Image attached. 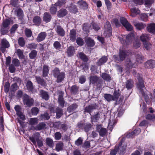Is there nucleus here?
<instances>
[{"label":"nucleus","instance_id":"obj_1","mask_svg":"<svg viewBox=\"0 0 155 155\" xmlns=\"http://www.w3.org/2000/svg\"><path fill=\"white\" fill-rule=\"evenodd\" d=\"M133 74L135 77H137L138 80V82L137 84V85L140 94L142 96L145 97L146 95L144 92V90L145 88L143 82V79L141 77V75L138 73H137L135 71H133Z\"/></svg>","mask_w":155,"mask_h":155},{"label":"nucleus","instance_id":"obj_2","mask_svg":"<svg viewBox=\"0 0 155 155\" xmlns=\"http://www.w3.org/2000/svg\"><path fill=\"white\" fill-rule=\"evenodd\" d=\"M134 38V35L132 33L126 36L124 35L122 36V38H119V39L122 44L125 45H129Z\"/></svg>","mask_w":155,"mask_h":155},{"label":"nucleus","instance_id":"obj_3","mask_svg":"<svg viewBox=\"0 0 155 155\" xmlns=\"http://www.w3.org/2000/svg\"><path fill=\"white\" fill-rule=\"evenodd\" d=\"M53 74L54 77L57 78V82H61L65 77V74L64 72H60L58 68H55L53 71Z\"/></svg>","mask_w":155,"mask_h":155},{"label":"nucleus","instance_id":"obj_4","mask_svg":"<svg viewBox=\"0 0 155 155\" xmlns=\"http://www.w3.org/2000/svg\"><path fill=\"white\" fill-rule=\"evenodd\" d=\"M119 96L120 94L115 91L113 95L109 94H104V97L106 101L109 102L112 101H117V98Z\"/></svg>","mask_w":155,"mask_h":155},{"label":"nucleus","instance_id":"obj_5","mask_svg":"<svg viewBox=\"0 0 155 155\" xmlns=\"http://www.w3.org/2000/svg\"><path fill=\"white\" fill-rule=\"evenodd\" d=\"M14 109L16 111V114L18 117L22 120H24L25 119V116L23 113L21 111V108L19 105H16Z\"/></svg>","mask_w":155,"mask_h":155},{"label":"nucleus","instance_id":"obj_6","mask_svg":"<svg viewBox=\"0 0 155 155\" xmlns=\"http://www.w3.org/2000/svg\"><path fill=\"white\" fill-rule=\"evenodd\" d=\"M0 45V49L3 53L5 52L6 48H8L10 47L9 42L5 38L1 40Z\"/></svg>","mask_w":155,"mask_h":155},{"label":"nucleus","instance_id":"obj_7","mask_svg":"<svg viewBox=\"0 0 155 155\" xmlns=\"http://www.w3.org/2000/svg\"><path fill=\"white\" fill-rule=\"evenodd\" d=\"M120 21L121 24L128 31H130L132 30V26L128 22L125 18L123 17L121 18Z\"/></svg>","mask_w":155,"mask_h":155},{"label":"nucleus","instance_id":"obj_8","mask_svg":"<svg viewBox=\"0 0 155 155\" xmlns=\"http://www.w3.org/2000/svg\"><path fill=\"white\" fill-rule=\"evenodd\" d=\"M131 52L129 51L120 50L119 54L120 60L123 61L126 58L131 54Z\"/></svg>","mask_w":155,"mask_h":155},{"label":"nucleus","instance_id":"obj_9","mask_svg":"<svg viewBox=\"0 0 155 155\" xmlns=\"http://www.w3.org/2000/svg\"><path fill=\"white\" fill-rule=\"evenodd\" d=\"M125 64L127 67L129 68H135L137 66V63L132 59H127Z\"/></svg>","mask_w":155,"mask_h":155},{"label":"nucleus","instance_id":"obj_10","mask_svg":"<svg viewBox=\"0 0 155 155\" xmlns=\"http://www.w3.org/2000/svg\"><path fill=\"white\" fill-rule=\"evenodd\" d=\"M46 124L44 122L40 123L36 126H31L30 129L32 130H40L45 128Z\"/></svg>","mask_w":155,"mask_h":155},{"label":"nucleus","instance_id":"obj_11","mask_svg":"<svg viewBox=\"0 0 155 155\" xmlns=\"http://www.w3.org/2000/svg\"><path fill=\"white\" fill-rule=\"evenodd\" d=\"M41 138V137L40 135V133L38 132H36L34 134L33 136L32 137H29V138L33 144L35 145L36 143V141Z\"/></svg>","mask_w":155,"mask_h":155},{"label":"nucleus","instance_id":"obj_12","mask_svg":"<svg viewBox=\"0 0 155 155\" xmlns=\"http://www.w3.org/2000/svg\"><path fill=\"white\" fill-rule=\"evenodd\" d=\"M96 129L99 132L100 135L101 137L104 136L107 133L106 129L102 128L101 125H97Z\"/></svg>","mask_w":155,"mask_h":155},{"label":"nucleus","instance_id":"obj_13","mask_svg":"<svg viewBox=\"0 0 155 155\" xmlns=\"http://www.w3.org/2000/svg\"><path fill=\"white\" fill-rule=\"evenodd\" d=\"M150 38L149 35L147 34H142L140 37V40L143 42V44L148 41L150 40Z\"/></svg>","mask_w":155,"mask_h":155},{"label":"nucleus","instance_id":"obj_14","mask_svg":"<svg viewBox=\"0 0 155 155\" xmlns=\"http://www.w3.org/2000/svg\"><path fill=\"white\" fill-rule=\"evenodd\" d=\"M59 93L60 94L58 98V102L61 107H64V104L65 103L63 98V93L62 91H59Z\"/></svg>","mask_w":155,"mask_h":155},{"label":"nucleus","instance_id":"obj_15","mask_svg":"<svg viewBox=\"0 0 155 155\" xmlns=\"http://www.w3.org/2000/svg\"><path fill=\"white\" fill-rule=\"evenodd\" d=\"M147 29L149 32L155 34V23L148 24Z\"/></svg>","mask_w":155,"mask_h":155},{"label":"nucleus","instance_id":"obj_16","mask_svg":"<svg viewBox=\"0 0 155 155\" xmlns=\"http://www.w3.org/2000/svg\"><path fill=\"white\" fill-rule=\"evenodd\" d=\"M25 100L26 105L29 107H30L34 102V100L32 98H30L27 95L25 96Z\"/></svg>","mask_w":155,"mask_h":155},{"label":"nucleus","instance_id":"obj_17","mask_svg":"<svg viewBox=\"0 0 155 155\" xmlns=\"http://www.w3.org/2000/svg\"><path fill=\"white\" fill-rule=\"evenodd\" d=\"M145 67L148 68H152L155 67V62L154 60L147 61L145 64Z\"/></svg>","mask_w":155,"mask_h":155},{"label":"nucleus","instance_id":"obj_18","mask_svg":"<svg viewBox=\"0 0 155 155\" xmlns=\"http://www.w3.org/2000/svg\"><path fill=\"white\" fill-rule=\"evenodd\" d=\"M47 36V34L45 32H42L39 33L37 38V41L41 42Z\"/></svg>","mask_w":155,"mask_h":155},{"label":"nucleus","instance_id":"obj_19","mask_svg":"<svg viewBox=\"0 0 155 155\" xmlns=\"http://www.w3.org/2000/svg\"><path fill=\"white\" fill-rule=\"evenodd\" d=\"M26 87L28 90L32 93L36 92V90L34 89L33 84L31 81H29L27 82Z\"/></svg>","mask_w":155,"mask_h":155},{"label":"nucleus","instance_id":"obj_20","mask_svg":"<svg viewBox=\"0 0 155 155\" xmlns=\"http://www.w3.org/2000/svg\"><path fill=\"white\" fill-rule=\"evenodd\" d=\"M134 25L136 28L139 30L143 29L146 26L145 24L139 22H134Z\"/></svg>","mask_w":155,"mask_h":155},{"label":"nucleus","instance_id":"obj_21","mask_svg":"<svg viewBox=\"0 0 155 155\" xmlns=\"http://www.w3.org/2000/svg\"><path fill=\"white\" fill-rule=\"evenodd\" d=\"M118 150L119 152V154L120 155H122L125 153L126 146L125 144H121L119 146H117Z\"/></svg>","mask_w":155,"mask_h":155},{"label":"nucleus","instance_id":"obj_22","mask_svg":"<svg viewBox=\"0 0 155 155\" xmlns=\"http://www.w3.org/2000/svg\"><path fill=\"white\" fill-rule=\"evenodd\" d=\"M140 129L139 128H137L134 130L133 132L128 134L127 136L128 138H133V135H137L140 132Z\"/></svg>","mask_w":155,"mask_h":155},{"label":"nucleus","instance_id":"obj_23","mask_svg":"<svg viewBox=\"0 0 155 155\" xmlns=\"http://www.w3.org/2000/svg\"><path fill=\"white\" fill-rule=\"evenodd\" d=\"M33 22L35 25H39L41 22V19L38 16H35L33 19Z\"/></svg>","mask_w":155,"mask_h":155},{"label":"nucleus","instance_id":"obj_24","mask_svg":"<svg viewBox=\"0 0 155 155\" xmlns=\"http://www.w3.org/2000/svg\"><path fill=\"white\" fill-rule=\"evenodd\" d=\"M70 40L72 41H75L76 36V32L75 30L72 29L71 30L70 33Z\"/></svg>","mask_w":155,"mask_h":155},{"label":"nucleus","instance_id":"obj_25","mask_svg":"<svg viewBox=\"0 0 155 155\" xmlns=\"http://www.w3.org/2000/svg\"><path fill=\"white\" fill-rule=\"evenodd\" d=\"M131 14L130 15L133 17H134L138 14L140 13V11L139 9L136 8H133L131 9Z\"/></svg>","mask_w":155,"mask_h":155},{"label":"nucleus","instance_id":"obj_26","mask_svg":"<svg viewBox=\"0 0 155 155\" xmlns=\"http://www.w3.org/2000/svg\"><path fill=\"white\" fill-rule=\"evenodd\" d=\"M56 31L57 34L61 36H63L65 34L64 30L60 26H58L57 27Z\"/></svg>","mask_w":155,"mask_h":155},{"label":"nucleus","instance_id":"obj_27","mask_svg":"<svg viewBox=\"0 0 155 155\" xmlns=\"http://www.w3.org/2000/svg\"><path fill=\"white\" fill-rule=\"evenodd\" d=\"M40 96L43 99L45 100H48V99L49 96L47 92L43 90H41L40 91Z\"/></svg>","mask_w":155,"mask_h":155},{"label":"nucleus","instance_id":"obj_28","mask_svg":"<svg viewBox=\"0 0 155 155\" xmlns=\"http://www.w3.org/2000/svg\"><path fill=\"white\" fill-rule=\"evenodd\" d=\"M51 18V16L50 14L46 12L44 14L43 20L46 22H48L50 21Z\"/></svg>","mask_w":155,"mask_h":155},{"label":"nucleus","instance_id":"obj_29","mask_svg":"<svg viewBox=\"0 0 155 155\" xmlns=\"http://www.w3.org/2000/svg\"><path fill=\"white\" fill-rule=\"evenodd\" d=\"M78 106L76 104H72L68 108L67 110L70 113L72 112L78 107Z\"/></svg>","mask_w":155,"mask_h":155},{"label":"nucleus","instance_id":"obj_30","mask_svg":"<svg viewBox=\"0 0 155 155\" xmlns=\"http://www.w3.org/2000/svg\"><path fill=\"white\" fill-rule=\"evenodd\" d=\"M38 122V120L37 118H31L29 120V124L31 125V126L36 125Z\"/></svg>","mask_w":155,"mask_h":155},{"label":"nucleus","instance_id":"obj_31","mask_svg":"<svg viewBox=\"0 0 155 155\" xmlns=\"http://www.w3.org/2000/svg\"><path fill=\"white\" fill-rule=\"evenodd\" d=\"M46 145L50 147L54 146V142L53 140L49 137L47 138L45 140Z\"/></svg>","mask_w":155,"mask_h":155},{"label":"nucleus","instance_id":"obj_32","mask_svg":"<svg viewBox=\"0 0 155 155\" xmlns=\"http://www.w3.org/2000/svg\"><path fill=\"white\" fill-rule=\"evenodd\" d=\"M85 41L88 46L90 47H92L94 45V41L90 38H87Z\"/></svg>","mask_w":155,"mask_h":155},{"label":"nucleus","instance_id":"obj_33","mask_svg":"<svg viewBox=\"0 0 155 155\" xmlns=\"http://www.w3.org/2000/svg\"><path fill=\"white\" fill-rule=\"evenodd\" d=\"M107 60V58L106 56L102 57L100 58L97 62V64L98 65H102L104 63L106 62Z\"/></svg>","mask_w":155,"mask_h":155},{"label":"nucleus","instance_id":"obj_34","mask_svg":"<svg viewBox=\"0 0 155 155\" xmlns=\"http://www.w3.org/2000/svg\"><path fill=\"white\" fill-rule=\"evenodd\" d=\"M11 23V20L10 19H6L3 21L2 26L4 27L9 28V25Z\"/></svg>","mask_w":155,"mask_h":155},{"label":"nucleus","instance_id":"obj_35","mask_svg":"<svg viewBox=\"0 0 155 155\" xmlns=\"http://www.w3.org/2000/svg\"><path fill=\"white\" fill-rule=\"evenodd\" d=\"M74 49V48L73 46H70L68 48L67 53L68 56H71L73 55Z\"/></svg>","mask_w":155,"mask_h":155},{"label":"nucleus","instance_id":"obj_36","mask_svg":"<svg viewBox=\"0 0 155 155\" xmlns=\"http://www.w3.org/2000/svg\"><path fill=\"white\" fill-rule=\"evenodd\" d=\"M95 108V107L94 105H90L85 107L84 112H88L90 114L91 112Z\"/></svg>","mask_w":155,"mask_h":155},{"label":"nucleus","instance_id":"obj_37","mask_svg":"<svg viewBox=\"0 0 155 155\" xmlns=\"http://www.w3.org/2000/svg\"><path fill=\"white\" fill-rule=\"evenodd\" d=\"M49 72L48 66L47 65H44L43 69V76L45 77L47 76Z\"/></svg>","mask_w":155,"mask_h":155},{"label":"nucleus","instance_id":"obj_38","mask_svg":"<svg viewBox=\"0 0 155 155\" xmlns=\"http://www.w3.org/2000/svg\"><path fill=\"white\" fill-rule=\"evenodd\" d=\"M50 117L49 115L47 113L41 114L40 116V119L42 120H48L49 119Z\"/></svg>","mask_w":155,"mask_h":155},{"label":"nucleus","instance_id":"obj_39","mask_svg":"<svg viewBox=\"0 0 155 155\" xmlns=\"http://www.w3.org/2000/svg\"><path fill=\"white\" fill-rule=\"evenodd\" d=\"M63 110L57 107L56 109V117L59 118L63 115Z\"/></svg>","mask_w":155,"mask_h":155},{"label":"nucleus","instance_id":"obj_40","mask_svg":"<svg viewBox=\"0 0 155 155\" xmlns=\"http://www.w3.org/2000/svg\"><path fill=\"white\" fill-rule=\"evenodd\" d=\"M134 83L131 80H128L126 84V87L127 89H131L133 86Z\"/></svg>","mask_w":155,"mask_h":155},{"label":"nucleus","instance_id":"obj_41","mask_svg":"<svg viewBox=\"0 0 155 155\" xmlns=\"http://www.w3.org/2000/svg\"><path fill=\"white\" fill-rule=\"evenodd\" d=\"M78 57L84 61L86 62L88 61V59L87 56L83 53L80 52L79 53Z\"/></svg>","mask_w":155,"mask_h":155},{"label":"nucleus","instance_id":"obj_42","mask_svg":"<svg viewBox=\"0 0 155 155\" xmlns=\"http://www.w3.org/2000/svg\"><path fill=\"white\" fill-rule=\"evenodd\" d=\"M78 4L81 8L84 9L87 8V3L83 1H79L78 2Z\"/></svg>","mask_w":155,"mask_h":155},{"label":"nucleus","instance_id":"obj_43","mask_svg":"<svg viewBox=\"0 0 155 155\" xmlns=\"http://www.w3.org/2000/svg\"><path fill=\"white\" fill-rule=\"evenodd\" d=\"M143 44V47L147 50H150L151 48L152 45L149 42L147 41L144 43Z\"/></svg>","mask_w":155,"mask_h":155},{"label":"nucleus","instance_id":"obj_44","mask_svg":"<svg viewBox=\"0 0 155 155\" xmlns=\"http://www.w3.org/2000/svg\"><path fill=\"white\" fill-rule=\"evenodd\" d=\"M58 16L63 17L65 16L67 14V11L65 9H61L58 12Z\"/></svg>","mask_w":155,"mask_h":155},{"label":"nucleus","instance_id":"obj_45","mask_svg":"<svg viewBox=\"0 0 155 155\" xmlns=\"http://www.w3.org/2000/svg\"><path fill=\"white\" fill-rule=\"evenodd\" d=\"M63 143L61 142H59L56 144L55 147V149L57 151H59L63 149Z\"/></svg>","mask_w":155,"mask_h":155},{"label":"nucleus","instance_id":"obj_46","mask_svg":"<svg viewBox=\"0 0 155 155\" xmlns=\"http://www.w3.org/2000/svg\"><path fill=\"white\" fill-rule=\"evenodd\" d=\"M37 55V52L35 50H33L29 54V57L30 59L35 58Z\"/></svg>","mask_w":155,"mask_h":155},{"label":"nucleus","instance_id":"obj_47","mask_svg":"<svg viewBox=\"0 0 155 155\" xmlns=\"http://www.w3.org/2000/svg\"><path fill=\"white\" fill-rule=\"evenodd\" d=\"M101 76L103 79L105 80L108 81L110 80V77L109 75L106 73H102Z\"/></svg>","mask_w":155,"mask_h":155},{"label":"nucleus","instance_id":"obj_48","mask_svg":"<svg viewBox=\"0 0 155 155\" xmlns=\"http://www.w3.org/2000/svg\"><path fill=\"white\" fill-rule=\"evenodd\" d=\"M9 28L4 27L2 26L1 29V34L3 35H5L8 33Z\"/></svg>","mask_w":155,"mask_h":155},{"label":"nucleus","instance_id":"obj_49","mask_svg":"<svg viewBox=\"0 0 155 155\" xmlns=\"http://www.w3.org/2000/svg\"><path fill=\"white\" fill-rule=\"evenodd\" d=\"M69 9L70 11L72 13H75L78 12V9L74 5H72L69 7Z\"/></svg>","mask_w":155,"mask_h":155},{"label":"nucleus","instance_id":"obj_50","mask_svg":"<svg viewBox=\"0 0 155 155\" xmlns=\"http://www.w3.org/2000/svg\"><path fill=\"white\" fill-rule=\"evenodd\" d=\"M154 0H145V5L146 6L150 7L151 5L152 4Z\"/></svg>","mask_w":155,"mask_h":155},{"label":"nucleus","instance_id":"obj_51","mask_svg":"<svg viewBox=\"0 0 155 155\" xmlns=\"http://www.w3.org/2000/svg\"><path fill=\"white\" fill-rule=\"evenodd\" d=\"M136 61L137 62L140 63L142 62L143 60V58L141 54H137L136 56Z\"/></svg>","mask_w":155,"mask_h":155},{"label":"nucleus","instance_id":"obj_52","mask_svg":"<svg viewBox=\"0 0 155 155\" xmlns=\"http://www.w3.org/2000/svg\"><path fill=\"white\" fill-rule=\"evenodd\" d=\"M90 81L92 84L96 82L98 79V78L96 76H92L90 78Z\"/></svg>","mask_w":155,"mask_h":155},{"label":"nucleus","instance_id":"obj_53","mask_svg":"<svg viewBox=\"0 0 155 155\" xmlns=\"http://www.w3.org/2000/svg\"><path fill=\"white\" fill-rule=\"evenodd\" d=\"M36 79L38 84H40L41 85H44L45 84V82L40 77L36 76Z\"/></svg>","mask_w":155,"mask_h":155},{"label":"nucleus","instance_id":"obj_54","mask_svg":"<svg viewBox=\"0 0 155 155\" xmlns=\"http://www.w3.org/2000/svg\"><path fill=\"white\" fill-rule=\"evenodd\" d=\"M104 30H105L106 32V31L108 30H111V25L109 22L107 21L106 22L104 25Z\"/></svg>","mask_w":155,"mask_h":155},{"label":"nucleus","instance_id":"obj_55","mask_svg":"<svg viewBox=\"0 0 155 155\" xmlns=\"http://www.w3.org/2000/svg\"><path fill=\"white\" fill-rule=\"evenodd\" d=\"M31 111L33 115H36L39 111V109L36 107H34L31 109Z\"/></svg>","mask_w":155,"mask_h":155},{"label":"nucleus","instance_id":"obj_56","mask_svg":"<svg viewBox=\"0 0 155 155\" xmlns=\"http://www.w3.org/2000/svg\"><path fill=\"white\" fill-rule=\"evenodd\" d=\"M16 52L17 55L21 59L24 58V56L23 51L19 49H18L17 50Z\"/></svg>","mask_w":155,"mask_h":155},{"label":"nucleus","instance_id":"obj_57","mask_svg":"<svg viewBox=\"0 0 155 155\" xmlns=\"http://www.w3.org/2000/svg\"><path fill=\"white\" fill-rule=\"evenodd\" d=\"M54 47L57 50H59L61 47V45L58 41H55L53 44Z\"/></svg>","mask_w":155,"mask_h":155},{"label":"nucleus","instance_id":"obj_58","mask_svg":"<svg viewBox=\"0 0 155 155\" xmlns=\"http://www.w3.org/2000/svg\"><path fill=\"white\" fill-rule=\"evenodd\" d=\"M19 45L23 47L25 45V41L24 39L22 38H20L18 40Z\"/></svg>","mask_w":155,"mask_h":155},{"label":"nucleus","instance_id":"obj_59","mask_svg":"<svg viewBox=\"0 0 155 155\" xmlns=\"http://www.w3.org/2000/svg\"><path fill=\"white\" fill-rule=\"evenodd\" d=\"M147 119L153 120L155 119V114H148L146 116Z\"/></svg>","mask_w":155,"mask_h":155},{"label":"nucleus","instance_id":"obj_60","mask_svg":"<svg viewBox=\"0 0 155 155\" xmlns=\"http://www.w3.org/2000/svg\"><path fill=\"white\" fill-rule=\"evenodd\" d=\"M141 19L144 21H147L148 19V16L146 14H143L140 15Z\"/></svg>","mask_w":155,"mask_h":155},{"label":"nucleus","instance_id":"obj_61","mask_svg":"<svg viewBox=\"0 0 155 155\" xmlns=\"http://www.w3.org/2000/svg\"><path fill=\"white\" fill-rule=\"evenodd\" d=\"M76 42L78 45L80 46H82L84 44L83 40L80 38H78L76 39Z\"/></svg>","mask_w":155,"mask_h":155},{"label":"nucleus","instance_id":"obj_62","mask_svg":"<svg viewBox=\"0 0 155 155\" xmlns=\"http://www.w3.org/2000/svg\"><path fill=\"white\" fill-rule=\"evenodd\" d=\"M105 31V30H104V35L105 37H109L111 35L112 32L111 30H108Z\"/></svg>","mask_w":155,"mask_h":155},{"label":"nucleus","instance_id":"obj_63","mask_svg":"<svg viewBox=\"0 0 155 155\" xmlns=\"http://www.w3.org/2000/svg\"><path fill=\"white\" fill-rule=\"evenodd\" d=\"M28 48L30 49H36L37 47V45L34 43H32L28 44L27 46Z\"/></svg>","mask_w":155,"mask_h":155},{"label":"nucleus","instance_id":"obj_64","mask_svg":"<svg viewBox=\"0 0 155 155\" xmlns=\"http://www.w3.org/2000/svg\"><path fill=\"white\" fill-rule=\"evenodd\" d=\"M100 114L99 112H97V113L93 116V117L92 118V120H94V121H96L97 120H98L100 118Z\"/></svg>","mask_w":155,"mask_h":155}]
</instances>
